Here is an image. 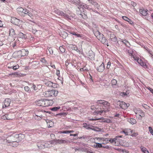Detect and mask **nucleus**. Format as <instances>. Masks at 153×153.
<instances>
[{
	"instance_id": "obj_12",
	"label": "nucleus",
	"mask_w": 153,
	"mask_h": 153,
	"mask_svg": "<svg viewBox=\"0 0 153 153\" xmlns=\"http://www.w3.org/2000/svg\"><path fill=\"white\" fill-rule=\"evenodd\" d=\"M15 137L16 138H17V143H18L19 141H22L23 139L25 138V136L24 134H16Z\"/></svg>"
},
{
	"instance_id": "obj_34",
	"label": "nucleus",
	"mask_w": 153,
	"mask_h": 153,
	"mask_svg": "<svg viewBox=\"0 0 153 153\" xmlns=\"http://www.w3.org/2000/svg\"><path fill=\"white\" fill-rule=\"evenodd\" d=\"M140 148H141V151L143 152V153H149V152L147 150V149L143 146H141Z\"/></svg>"
},
{
	"instance_id": "obj_3",
	"label": "nucleus",
	"mask_w": 153,
	"mask_h": 153,
	"mask_svg": "<svg viewBox=\"0 0 153 153\" xmlns=\"http://www.w3.org/2000/svg\"><path fill=\"white\" fill-rule=\"evenodd\" d=\"M58 93L57 91L52 90L45 91L44 93V95L47 97H56Z\"/></svg>"
},
{
	"instance_id": "obj_38",
	"label": "nucleus",
	"mask_w": 153,
	"mask_h": 153,
	"mask_svg": "<svg viewBox=\"0 0 153 153\" xmlns=\"http://www.w3.org/2000/svg\"><path fill=\"white\" fill-rule=\"evenodd\" d=\"M19 37L22 39H25V35L23 33L20 32L18 34Z\"/></svg>"
},
{
	"instance_id": "obj_49",
	"label": "nucleus",
	"mask_w": 153,
	"mask_h": 153,
	"mask_svg": "<svg viewBox=\"0 0 153 153\" xmlns=\"http://www.w3.org/2000/svg\"><path fill=\"white\" fill-rule=\"evenodd\" d=\"M103 122L106 123H111V120L108 119H105L103 121Z\"/></svg>"
},
{
	"instance_id": "obj_13",
	"label": "nucleus",
	"mask_w": 153,
	"mask_h": 153,
	"mask_svg": "<svg viewBox=\"0 0 153 153\" xmlns=\"http://www.w3.org/2000/svg\"><path fill=\"white\" fill-rule=\"evenodd\" d=\"M79 4H77V6H78V8L79 9H80V8L86 9V8L88 7V5L84 3L81 2L80 1V0H79Z\"/></svg>"
},
{
	"instance_id": "obj_37",
	"label": "nucleus",
	"mask_w": 153,
	"mask_h": 153,
	"mask_svg": "<svg viewBox=\"0 0 153 153\" xmlns=\"http://www.w3.org/2000/svg\"><path fill=\"white\" fill-rule=\"evenodd\" d=\"M126 52L129 54V55L131 56V58H133L132 56H134L133 55V51L131 50H129L126 49Z\"/></svg>"
},
{
	"instance_id": "obj_59",
	"label": "nucleus",
	"mask_w": 153,
	"mask_h": 153,
	"mask_svg": "<svg viewBox=\"0 0 153 153\" xmlns=\"http://www.w3.org/2000/svg\"><path fill=\"white\" fill-rule=\"evenodd\" d=\"M86 9H88L89 10H92V11H94L95 12L97 13V11H94L92 8L90 7H89V6L88 5V7L86 8Z\"/></svg>"
},
{
	"instance_id": "obj_35",
	"label": "nucleus",
	"mask_w": 153,
	"mask_h": 153,
	"mask_svg": "<svg viewBox=\"0 0 153 153\" xmlns=\"http://www.w3.org/2000/svg\"><path fill=\"white\" fill-rule=\"evenodd\" d=\"M60 36L64 39H65L68 36V34L67 33L63 31L60 34Z\"/></svg>"
},
{
	"instance_id": "obj_15",
	"label": "nucleus",
	"mask_w": 153,
	"mask_h": 153,
	"mask_svg": "<svg viewBox=\"0 0 153 153\" xmlns=\"http://www.w3.org/2000/svg\"><path fill=\"white\" fill-rule=\"evenodd\" d=\"M93 32L94 35L98 39L101 36H102V34L97 29L96 30H93Z\"/></svg>"
},
{
	"instance_id": "obj_55",
	"label": "nucleus",
	"mask_w": 153,
	"mask_h": 153,
	"mask_svg": "<svg viewBox=\"0 0 153 153\" xmlns=\"http://www.w3.org/2000/svg\"><path fill=\"white\" fill-rule=\"evenodd\" d=\"M36 117H35V119H36L37 120H40L41 119V117H42V115H40V116H38L37 115H36Z\"/></svg>"
},
{
	"instance_id": "obj_20",
	"label": "nucleus",
	"mask_w": 153,
	"mask_h": 153,
	"mask_svg": "<svg viewBox=\"0 0 153 153\" xmlns=\"http://www.w3.org/2000/svg\"><path fill=\"white\" fill-rule=\"evenodd\" d=\"M10 75H14L17 77H21L25 75V74H22L20 72H16L14 73H12L10 74Z\"/></svg>"
},
{
	"instance_id": "obj_5",
	"label": "nucleus",
	"mask_w": 153,
	"mask_h": 153,
	"mask_svg": "<svg viewBox=\"0 0 153 153\" xmlns=\"http://www.w3.org/2000/svg\"><path fill=\"white\" fill-rule=\"evenodd\" d=\"M28 51L27 50L24 49H22L21 50L18 51V53L19 54V56L20 57L27 55L28 54Z\"/></svg>"
},
{
	"instance_id": "obj_11",
	"label": "nucleus",
	"mask_w": 153,
	"mask_h": 153,
	"mask_svg": "<svg viewBox=\"0 0 153 153\" xmlns=\"http://www.w3.org/2000/svg\"><path fill=\"white\" fill-rule=\"evenodd\" d=\"M96 70L97 71L99 72H102L105 69V66L103 62H102L100 66L96 67Z\"/></svg>"
},
{
	"instance_id": "obj_16",
	"label": "nucleus",
	"mask_w": 153,
	"mask_h": 153,
	"mask_svg": "<svg viewBox=\"0 0 153 153\" xmlns=\"http://www.w3.org/2000/svg\"><path fill=\"white\" fill-rule=\"evenodd\" d=\"M110 40L113 42H116L117 40V38L115 35L113 33L110 34Z\"/></svg>"
},
{
	"instance_id": "obj_28",
	"label": "nucleus",
	"mask_w": 153,
	"mask_h": 153,
	"mask_svg": "<svg viewBox=\"0 0 153 153\" xmlns=\"http://www.w3.org/2000/svg\"><path fill=\"white\" fill-rule=\"evenodd\" d=\"M9 138L6 139H1V142L4 144H6L7 143H10Z\"/></svg>"
},
{
	"instance_id": "obj_42",
	"label": "nucleus",
	"mask_w": 153,
	"mask_h": 153,
	"mask_svg": "<svg viewBox=\"0 0 153 153\" xmlns=\"http://www.w3.org/2000/svg\"><path fill=\"white\" fill-rule=\"evenodd\" d=\"M24 89L26 91L29 93H31V91L30 88L27 86H25L24 87Z\"/></svg>"
},
{
	"instance_id": "obj_26",
	"label": "nucleus",
	"mask_w": 153,
	"mask_h": 153,
	"mask_svg": "<svg viewBox=\"0 0 153 153\" xmlns=\"http://www.w3.org/2000/svg\"><path fill=\"white\" fill-rule=\"evenodd\" d=\"M41 143L39 142L37 144V146L39 149H42L47 147L46 143H45V145L42 144Z\"/></svg>"
},
{
	"instance_id": "obj_31",
	"label": "nucleus",
	"mask_w": 153,
	"mask_h": 153,
	"mask_svg": "<svg viewBox=\"0 0 153 153\" xmlns=\"http://www.w3.org/2000/svg\"><path fill=\"white\" fill-rule=\"evenodd\" d=\"M69 2H70L73 4L77 5V4H79V0H68Z\"/></svg>"
},
{
	"instance_id": "obj_29",
	"label": "nucleus",
	"mask_w": 153,
	"mask_h": 153,
	"mask_svg": "<svg viewBox=\"0 0 153 153\" xmlns=\"http://www.w3.org/2000/svg\"><path fill=\"white\" fill-rule=\"evenodd\" d=\"M132 56L134 60L137 62L140 65V63L142 62H143V61L141 59H140L138 57L135 56Z\"/></svg>"
},
{
	"instance_id": "obj_54",
	"label": "nucleus",
	"mask_w": 153,
	"mask_h": 153,
	"mask_svg": "<svg viewBox=\"0 0 153 153\" xmlns=\"http://www.w3.org/2000/svg\"><path fill=\"white\" fill-rule=\"evenodd\" d=\"M80 15L81 16L80 17H82V18L84 19H86L87 18V16L85 15V14H84L83 13H82V14H80Z\"/></svg>"
},
{
	"instance_id": "obj_19",
	"label": "nucleus",
	"mask_w": 153,
	"mask_h": 153,
	"mask_svg": "<svg viewBox=\"0 0 153 153\" xmlns=\"http://www.w3.org/2000/svg\"><path fill=\"white\" fill-rule=\"evenodd\" d=\"M88 57L91 59H94L95 54L92 51H90L88 53Z\"/></svg>"
},
{
	"instance_id": "obj_58",
	"label": "nucleus",
	"mask_w": 153,
	"mask_h": 153,
	"mask_svg": "<svg viewBox=\"0 0 153 153\" xmlns=\"http://www.w3.org/2000/svg\"><path fill=\"white\" fill-rule=\"evenodd\" d=\"M97 140H102L103 141H107V140H108L107 139V138H97Z\"/></svg>"
},
{
	"instance_id": "obj_48",
	"label": "nucleus",
	"mask_w": 153,
	"mask_h": 153,
	"mask_svg": "<svg viewBox=\"0 0 153 153\" xmlns=\"http://www.w3.org/2000/svg\"><path fill=\"white\" fill-rule=\"evenodd\" d=\"M116 140V138L115 137L113 139H111L110 140H107V141H109L111 143H112L114 142Z\"/></svg>"
},
{
	"instance_id": "obj_40",
	"label": "nucleus",
	"mask_w": 153,
	"mask_h": 153,
	"mask_svg": "<svg viewBox=\"0 0 153 153\" xmlns=\"http://www.w3.org/2000/svg\"><path fill=\"white\" fill-rule=\"evenodd\" d=\"M60 106L55 107L52 108H50V110L54 111H56L59 110L60 108Z\"/></svg>"
},
{
	"instance_id": "obj_63",
	"label": "nucleus",
	"mask_w": 153,
	"mask_h": 153,
	"mask_svg": "<svg viewBox=\"0 0 153 153\" xmlns=\"http://www.w3.org/2000/svg\"><path fill=\"white\" fill-rule=\"evenodd\" d=\"M146 88L148 90H149L153 94V89L149 87H148Z\"/></svg>"
},
{
	"instance_id": "obj_36",
	"label": "nucleus",
	"mask_w": 153,
	"mask_h": 153,
	"mask_svg": "<svg viewBox=\"0 0 153 153\" xmlns=\"http://www.w3.org/2000/svg\"><path fill=\"white\" fill-rule=\"evenodd\" d=\"M117 83V81L115 79H113L111 82V84L113 87H115L116 86Z\"/></svg>"
},
{
	"instance_id": "obj_24",
	"label": "nucleus",
	"mask_w": 153,
	"mask_h": 153,
	"mask_svg": "<svg viewBox=\"0 0 153 153\" xmlns=\"http://www.w3.org/2000/svg\"><path fill=\"white\" fill-rule=\"evenodd\" d=\"M147 10L143 9H140V13L143 16H146L148 14Z\"/></svg>"
},
{
	"instance_id": "obj_14",
	"label": "nucleus",
	"mask_w": 153,
	"mask_h": 153,
	"mask_svg": "<svg viewBox=\"0 0 153 153\" xmlns=\"http://www.w3.org/2000/svg\"><path fill=\"white\" fill-rule=\"evenodd\" d=\"M53 103V101L52 100H48L45 99L44 107H47L52 105Z\"/></svg>"
},
{
	"instance_id": "obj_61",
	"label": "nucleus",
	"mask_w": 153,
	"mask_h": 153,
	"mask_svg": "<svg viewBox=\"0 0 153 153\" xmlns=\"http://www.w3.org/2000/svg\"><path fill=\"white\" fill-rule=\"evenodd\" d=\"M102 147L107 149H110L111 146L108 145L103 146L102 145Z\"/></svg>"
},
{
	"instance_id": "obj_25",
	"label": "nucleus",
	"mask_w": 153,
	"mask_h": 153,
	"mask_svg": "<svg viewBox=\"0 0 153 153\" xmlns=\"http://www.w3.org/2000/svg\"><path fill=\"white\" fill-rule=\"evenodd\" d=\"M70 33L77 37H80L81 38H82L83 37V35L82 34H78L75 32H71Z\"/></svg>"
},
{
	"instance_id": "obj_57",
	"label": "nucleus",
	"mask_w": 153,
	"mask_h": 153,
	"mask_svg": "<svg viewBox=\"0 0 153 153\" xmlns=\"http://www.w3.org/2000/svg\"><path fill=\"white\" fill-rule=\"evenodd\" d=\"M8 115L7 114H5L3 116V118L4 119V120L6 119L7 120H9L10 119L8 117Z\"/></svg>"
},
{
	"instance_id": "obj_6",
	"label": "nucleus",
	"mask_w": 153,
	"mask_h": 153,
	"mask_svg": "<svg viewBox=\"0 0 153 153\" xmlns=\"http://www.w3.org/2000/svg\"><path fill=\"white\" fill-rule=\"evenodd\" d=\"M100 38L98 39L99 40H100L102 43L108 46V41L103 34L102 35V36H101Z\"/></svg>"
},
{
	"instance_id": "obj_60",
	"label": "nucleus",
	"mask_w": 153,
	"mask_h": 153,
	"mask_svg": "<svg viewBox=\"0 0 153 153\" xmlns=\"http://www.w3.org/2000/svg\"><path fill=\"white\" fill-rule=\"evenodd\" d=\"M122 18L123 20H124L127 22L128 20H129V19L126 16H122Z\"/></svg>"
},
{
	"instance_id": "obj_21",
	"label": "nucleus",
	"mask_w": 153,
	"mask_h": 153,
	"mask_svg": "<svg viewBox=\"0 0 153 153\" xmlns=\"http://www.w3.org/2000/svg\"><path fill=\"white\" fill-rule=\"evenodd\" d=\"M54 142L58 144H61L62 143H65L67 142V141L65 140H54Z\"/></svg>"
},
{
	"instance_id": "obj_43",
	"label": "nucleus",
	"mask_w": 153,
	"mask_h": 153,
	"mask_svg": "<svg viewBox=\"0 0 153 153\" xmlns=\"http://www.w3.org/2000/svg\"><path fill=\"white\" fill-rule=\"evenodd\" d=\"M59 49L62 53H64L65 52V47L63 46H60Z\"/></svg>"
},
{
	"instance_id": "obj_18",
	"label": "nucleus",
	"mask_w": 153,
	"mask_h": 153,
	"mask_svg": "<svg viewBox=\"0 0 153 153\" xmlns=\"http://www.w3.org/2000/svg\"><path fill=\"white\" fill-rule=\"evenodd\" d=\"M25 15H27L30 17H31L33 16L32 14L26 8H24L22 13Z\"/></svg>"
},
{
	"instance_id": "obj_47",
	"label": "nucleus",
	"mask_w": 153,
	"mask_h": 153,
	"mask_svg": "<svg viewBox=\"0 0 153 153\" xmlns=\"http://www.w3.org/2000/svg\"><path fill=\"white\" fill-rule=\"evenodd\" d=\"M48 50L50 53L51 54H53V50L52 48L51 47H48Z\"/></svg>"
},
{
	"instance_id": "obj_32",
	"label": "nucleus",
	"mask_w": 153,
	"mask_h": 153,
	"mask_svg": "<svg viewBox=\"0 0 153 153\" xmlns=\"http://www.w3.org/2000/svg\"><path fill=\"white\" fill-rule=\"evenodd\" d=\"M15 35V30L13 28H11L9 30V35L13 36Z\"/></svg>"
},
{
	"instance_id": "obj_41",
	"label": "nucleus",
	"mask_w": 153,
	"mask_h": 153,
	"mask_svg": "<svg viewBox=\"0 0 153 153\" xmlns=\"http://www.w3.org/2000/svg\"><path fill=\"white\" fill-rule=\"evenodd\" d=\"M105 101V100H97L96 103L98 104H100L103 105Z\"/></svg>"
},
{
	"instance_id": "obj_44",
	"label": "nucleus",
	"mask_w": 153,
	"mask_h": 153,
	"mask_svg": "<svg viewBox=\"0 0 153 153\" xmlns=\"http://www.w3.org/2000/svg\"><path fill=\"white\" fill-rule=\"evenodd\" d=\"M40 61L45 65L48 64L47 61L45 59V58H42L40 59Z\"/></svg>"
},
{
	"instance_id": "obj_22",
	"label": "nucleus",
	"mask_w": 153,
	"mask_h": 153,
	"mask_svg": "<svg viewBox=\"0 0 153 153\" xmlns=\"http://www.w3.org/2000/svg\"><path fill=\"white\" fill-rule=\"evenodd\" d=\"M126 103L124 102H120L119 101L117 102V105H119L120 108H121L124 109H125Z\"/></svg>"
},
{
	"instance_id": "obj_39",
	"label": "nucleus",
	"mask_w": 153,
	"mask_h": 153,
	"mask_svg": "<svg viewBox=\"0 0 153 153\" xmlns=\"http://www.w3.org/2000/svg\"><path fill=\"white\" fill-rule=\"evenodd\" d=\"M24 8L19 7L17 9V11L19 14L22 13Z\"/></svg>"
},
{
	"instance_id": "obj_33",
	"label": "nucleus",
	"mask_w": 153,
	"mask_h": 153,
	"mask_svg": "<svg viewBox=\"0 0 153 153\" xmlns=\"http://www.w3.org/2000/svg\"><path fill=\"white\" fill-rule=\"evenodd\" d=\"M96 144H94V146L96 148H100L102 147V144L99 143H95Z\"/></svg>"
},
{
	"instance_id": "obj_1",
	"label": "nucleus",
	"mask_w": 153,
	"mask_h": 153,
	"mask_svg": "<svg viewBox=\"0 0 153 153\" xmlns=\"http://www.w3.org/2000/svg\"><path fill=\"white\" fill-rule=\"evenodd\" d=\"M102 107V108H100V110L95 111L94 112V114H101L103 112L106 113L108 111L110 108V103L105 101Z\"/></svg>"
},
{
	"instance_id": "obj_52",
	"label": "nucleus",
	"mask_w": 153,
	"mask_h": 153,
	"mask_svg": "<svg viewBox=\"0 0 153 153\" xmlns=\"http://www.w3.org/2000/svg\"><path fill=\"white\" fill-rule=\"evenodd\" d=\"M127 92H121L120 94V95L123 97H125V96H127L129 94L128 93H127Z\"/></svg>"
},
{
	"instance_id": "obj_30",
	"label": "nucleus",
	"mask_w": 153,
	"mask_h": 153,
	"mask_svg": "<svg viewBox=\"0 0 153 153\" xmlns=\"http://www.w3.org/2000/svg\"><path fill=\"white\" fill-rule=\"evenodd\" d=\"M136 114H140L139 115L141 117H144L145 116V114L143 111L141 110L138 111V112L136 113Z\"/></svg>"
},
{
	"instance_id": "obj_50",
	"label": "nucleus",
	"mask_w": 153,
	"mask_h": 153,
	"mask_svg": "<svg viewBox=\"0 0 153 153\" xmlns=\"http://www.w3.org/2000/svg\"><path fill=\"white\" fill-rule=\"evenodd\" d=\"M75 150L76 151H85V148H79V149H75Z\"/></svg>"
},
{
	"instance_id": "obj_27",
	"label": "nucleus",
	"mask_w": 153,
	"mask_h": 153,
	"mask_svg": "<svg viewBox=\"0 0 153 153\" xmlns=\"http://www.w3.org/2000/svg\"><path fill=\"white\" fill-rule=\"evenodd\" d=\"M128 121L132 125L136 123V120L133 118H131L128 119Z\"/></svg>"
},
{
	"instance_id": "obj_51",
	"label": "nucleus",
	"mask_w": 153,
	"mask_h": 153,
	"mask_svg": "<svg viewBox=\"0 0 153 153\" xmlns=\"http://www.w3.org/2000/svg\"><path fill=\"white\" fill-rule=\"evenodd\" d=\"M31 88L33 89L35 91L37 90L38 89V88L33 83L32 84V86L31 87Z\"/></svg>"
},
{
	"instance_id": "obj_9",
	"label": "nucleus",
	"mask_w": 153,
	"mask_h": 153,
	"mask_svg": "<svg viewBox=\"0 0 153 153\" xmlns=\"http://www.w3.org/2000/svg\"><path fill=\"white\" fill-rule=\"evenodd\" d=\"M20 20L15 17H12L11 19V22L13 24L16 25H19Z\"/></svg>"
},
{
	"instance_id": "obj_53",
	"label": "nucleus",
	"mask_w": 153,
	"mask_h": 153,
	"mask_svg": "<svg viewBox=\"0 0 153 153\" xmlns=\"http://www.w3.org/2000/svg\"><path fill=\"white\" fill-rule=\"evenodd\" d=\"M73 50L76 51L77 52L79 53H81V51L78 49L77 46H75L74 47Z\"/></svg>"
},
{
	"instance_id": "obj_7",
	"label": "nucleus",
	"mask_w": 153,
	"mask_h": 153,
	"mask_svg": "<svg viewBox=\"0 0 153 153\" xmlns=\"http://www.w3.org/2000/svg\"><path fill=\"white\" fill-rule=\"evenodd\" d=\"M83 127L85 128L86 129L88 130L91 129L92 130H94L95 131H97V130L94 129V127L91 125L88 124L86 123H83Z\"/></svg>"
},
{
	"instance_id": "obj_64",
	"label": "nucleus",
	"mask_w": 153,
	"mask_h": 153,
	"mask_svg": "<svg viewBox=\"0 0 153 153\" xmlns=\"http://www.w3.org/2000/svg\"><path fill=\"white\" fill-rule=\"evenodd\" d=\"M128 22H129V23L131 25H134V22H133L131 20L129 19V20H128L127 21Z\"/></svg>"
},
{
	"instance_id": "obj_46",
	"label": "nucleus",
	"mask_w": 153,
	"mask_h": 153,
	"mask_svg": "<svg viewBox=\"0 0 153 153\" xmlns=\"http://www.w3.org/2000/svg\"><path fill=\"white\" fill-rule=\"evenodd\" d=\"M39 62H33V67H35V66L34 65H37L36 67H38L39 66Z\"/></svg>"
},
{
	"instance_id": "obj_45",
	"label": "nucleus",
	"mask_w": 153,
	"mask_h": 153,
	"mask_svg": "<svg viewBox=\"0 0 153 153\" xmlns=\"http://www.w3.org/2000/svg\"><path fill=\"white\" fill-rule=\"evenodd\" d=\"M140 65L141 66L143 67L144 68H147V65L143 61L142 62L140 63Z\"/></svg>"
},
{
	"instance_id": "obj_23",
	"label": "nucleus",
	"mask_w": 153,
	"mask_h": 153,
	"mask_svg": "<svg viewBox=\"0 0 153 153\" xmlns=\"http://www.w3.org/2000/svg\"><path fill=\"white\" fill-rule=\"evenodd\" d=\"M90 4H92L95 7L97 8V9H99L100 7V6L94 0H91L89 2Z\"/></svg>"
},
{
	"instance_id": "obj_8",
	"label": "nucleus",
	"mask_w": 153,
	"mask_h": 153,
	"mask_svg": "<svg viewBox=\"0 0 153 153\" xmlns=\"http://www.w3.org/2000/svg\"><path fill=\"white\" fill-rule=\"evenodd\" d=\"M45 86L49 87H52L55 88L57 87V84L54 83H53L51 81H48L45 83Z\"/></svg>"
},
{
	"instance_id": "obj_62",
	"label": "nucleus",
	"mask_w": 153,
	"mask_h": 153,
	"mask_svg": "<svg viewBox=\"0 0 153 153\" xmlns=\"http://www.w3.org/2000/svg\"><path fill=\"white\" fill-rule=\"evenodd\" d=\"M121 133H124L126 135H128V134L127 133V132L126 131V129L124 130L123 131H122L121 132Z\"/></svg>"
},
{
	"instance_id": "obj_10",
	"label": "nucleus",
	"mask_w": 153,
	"mask_h": 153,
	"mask_svg": "<svg viewBox=\"0 0 153 153\" xmlns=\"http://www.w3.org/2000/svg\"><path fill=\"white\" fill-rule=\"evenodd\" d=\"M11 101V100L10 99H6L4 102V104L3 105L2 108H4L9 106L10 105Z\"/></svg>"
},
{
	"instance_id": "obj_17",
	"label": "nucleus",
	"mask_w": 153,
	"mask_h": 153,
	"mask_svg": "<svg viewBox=\"0 0 153 153\" xmlns=\"http://www.w3.org/2000/svg\"><path fill=\"white\" fill-rule=\"evenodd\" d=\"M44 99H42L41 100H39L36 102V104L39 106L44 107Z\"/></svg>"
},
{
	"instance_id": "obj_56",
	"label": "nucleus",
	"mask_w": 153,
	"mask_h": 153,
	"mask_svg": "<svg viewBox=\"0 0 153 153\" xmlns=\"http://www.w3.org/2000/svg\"><path fill=\"white\" fill-rule=\"evenodd\" d=\"M19 68V65H17L15 66H12V68L14 70L18 69Z\"/></svg>"
},
{
	"instance_id": "obj_4",
	"label": "nucleus",
	"mask_w": 153,
	"mask_h": 153,
	"mask_svg": "<svg viewBox=\"0 0 153 153\" xmlns=\"http://www.w3.org/2000/svg\"><path fill=\"white\" fill-rule=\"evenodd\" d=\"M16 134L12 135L10 136V137L9 138V141L10 143H15L14 146H17L18 145V143H17V138L15 137Z\"/></svg>"
},
{
	"instance_id": "obj_2",
	"label": "nucleus",
	"mask_w": 153,
	"mask_h": 153,
	"mask_svg": "<svg viewBox=\"0 0 153 153\" xmlns=\"http://www.w3.org/2000/svg\"><path fill=\"white\" fill-rule=\"evenodd\" d=\"M53 12L59 16L63 17L66 19L68 20L71 19V18L68 15L64 13L62 11L60 10L57 8H55L53 9Z\"/></svg>"
}]
</instances>
